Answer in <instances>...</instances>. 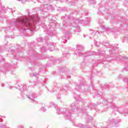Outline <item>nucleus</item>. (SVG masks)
<instances>
[{
	"label": "nucleus",
	"mask_w": 128,
	"mask_h": 128,
	"mask_svg": "<svg viewBox=\"0 0 128 128\" xmlns=\"http://www.w3.org/2000/svg\"><path fill=\"white\" fill-rule=\"evenodd\" d=\"M18 0L19 2H20V0Z\"/></svg>",
	"instance_id": "obj_5"
},
{
	"label": "nucleus",
	"mask_w": 128,
	"mask_h": 128,
	"mask_svg": "<svg viewBox=\"0 0 128 128\" xmlns=\"http://www.w3.org/2000/svg\"><path fill=\"white\" fill-rule=\"evenodd\" d=\"M16 22L18 24H20L26 28H30L33 30H34L36 26L32 24L33 22H34V19L33 18H32V20H30L26 17H21L16 20Z\"/></svg>",
	"instance_id": "obj_1"
},
{
	"label": "nucleus",
	"mask_w": 128,
	"mask_h": 128,
	"mask_svg": "<svg viewBox=\"0 0 128 128\" xmlns=\"http://www.w3.org/2000/svg\"><path fill=\"white\" fill-rule=\"evenodd\" d=\"M31 76H32V75H30ZM33 76H34V74H33Z\"/></svg>",
	"instance_id": "obj_3"
},
{
	"label": "nucleus",
	"mask_w": 128,
	"mask_h": 128,
	"mask_svg": "<svg viewBox=\"0 0 128 128\" xmlns=\"http://www.w3.org/2000/svg\"><path fill=\"white\" fill-rule=\"evenodd\" d=\"M28 98L30 100H34V98H36V94L34 93H32L28 96Z\"/></svg>",
	"instance_id": "obj_2"
},
{
	"label": "nucleus",
	"mask_w": 128,
	"mask_h": 128,
	"mask_svg": "<svg viewBox=\"0 0 128 128\" xmlns=\"http://www.w3.org/2000/svg\"><path fill=\"white\" fill-rule=\"evenodd\" d=\"M84 38H86V35H84Z\"/></svg>",
	"instance_id": "obj_4"
}]
</instances>
